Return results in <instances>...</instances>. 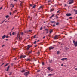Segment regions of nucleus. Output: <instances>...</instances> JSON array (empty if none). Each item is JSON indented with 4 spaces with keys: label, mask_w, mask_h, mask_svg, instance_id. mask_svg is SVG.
Listing matches in <instances>:
<instances>
[{
    "label": "nucleus",
    "mask_w": 77,
    "mask_h": 77,
    "mask_svg": "<svg viewBox=\"0 0 77 77\" xmlns=\"http://www.w3.org/2000/svg\"><path fill=\"white\" fill-rule=\"evenodd\" d=\"M48 36H49V37H50L51 36L50 35H49Z\"/></svg>",
    "instance_id": "774afa93"
},
{
    "label": "nucleus",
    "mask_w": 77,
    "mask_h": 77,
    "mask_svg": "<svg viewBox=\"0 0 77 77\" xmlns=\"http://www.w3.org/2000/svg\"><path fill=\"white\" fill-rule=\"evenodd\" d=\"M32 53V51H30L29 52V53Z\"/></svg>",
    "instance_id": "864d4df0"
},
{
    "label": "nucleus",
    "mask_w": 77,
    "mask_h": 77,
    "mask_svg": "<svg viewBox=\"0 0 77 77\" xmlns=\"http://www.w3.org/2000/svg\"><path fill=\"white\" fill-rule=\"evenodd\" d=\"M74 11L75 12V14H77V10H76L75 9L74 10Z\"/></svg>",
    "instance_id": "ddd939ff"
},
{
    "label": "nucleus",
    "mask_w": 77,
    "mask_h": 77,
    "mask_svg": "<svg viewBox=\"0 0 77 77\" xmlns=\"http://www.w3.org/2000/svg\"><path fill=\"white\" fill-rule=\"evenodd\" d=\"M3 21H2V22L1 23V24H3Z\"/></svg>",
    "instance_id": "0e129e2a"
},
{
    "label": "nucleus",
    "mask_w": 77,
    "mask_h": 77,
    "mask_svg": "<svg viewBox=\"0 0 77 77\" xmlns=\"http://www.w3.org/2000/svg\"><path fill=\"white\" fill-rule=\"evenodd\" d=\"M4 46H5V45H3L2 46V47H4Z\"/></svg>",
    "instance_id": "e2e57ef3"
},
{
    "label": "nucleus",
    "mask_w": 77,
    "mask_h": 77,
    "mask_svg": "<svg viewBox=\"0 0 77 77\" xmlns=\"http://www.w3.org/2000/svg\"><path fill=\"white\" fill-rule=\"evenodd\" d=\"M51 23H53L54 24H55V23H56V22H55V21H51Z\"/></svg>",
    "instance_id": "a211bd4d"
},
{
    "label": "nucleus",
    "mask_w": 77,
    "mask_h": 77,
    "mask_svg": "<svg viewBox=\"0 0 77 77\" xmlns=\"http://www.w3.org/2000/svg\"><path fill=\"white\" fill-rule=\"evenodd\" d=\"M22 58H23V55H21L20 56V58L22 59Z\"/></svg>",
    "instance_id": "2eb2a0df"
},
{
    "label": "nucleus",
    "mask_w": 77,
    "mask_h": 77,
    "mask_svg": "<svg viewBox=\"0 0 77 77\" xmlns=\"http://www.w3.org/2000/svg\"><path fill=\"white\" fill-rule=\"evenodd\" d=\"M53 75V74H49L48 75V76H51V75Z\"/></svg>",
    "instance_id": "6ab92c4d"
},
{
    "label": "nucleus",
    "mask_w": 77,
    "mask_h": 77,
    "mask_svg": "<svg viewBox=\"0 0 77 77\" xmlns=\"http://www.w3.org/2000/svg\"><path fill=\"white\" fill-rule=\"evenodd\" d=\"M29 48H30V45H28L27 48V50H29Z\"/></svg>",
    "instance_id": "0eeeda50"
},
{
    "label": "nucleus",
    "mask_w": 77,
    "mask_h": 77,
    "mask_svg": "<svg viewBox=\"0 0 77 77\" xmlns=\"http://www.w3.org/2000/svg\"><path fill=\"white\" fill-rule=\"evenodd\" d=\"M17 12V10H15L14 11V12L15 13V12Z\"/></svg>",
    "instance_id": "7c9ffc66"
},
{
    "label": "nucleus",
    "mask_w": 77,
    "mask_h": 77,
    "mask_svg": "<svg viewBox=\"0 0 77 77\" xmlns=\"http://www.w3.org/2000/svg\"><path fill=\"white\" fill-rule=\"evenodd\" d=\"M51 2V1H50V0H49V1H48V3H49V2Z\"/></svg>",
    "instance_id": "de8ad7c7"
},
{
    "label": "nucleus",
    "mask_w": 77,
    "mask_h": 77,
    "mask_svg": "<svg viewBox=\"0 0 77 77\" xmlns=\"http://www.w3.org/2000/svg\"><path fill=\"white\" fill-rule=\"evenodd\" d=\"M53 32V30H51V31H50V33H51Z\"/></svg>",
    "instance_id": "b1692460"
},
{
    "label": "nucleus",
    "mask_w": 77,
    "mask_h": 77,
    "mask_svg": "<svg viewBox=\"0 0 77 77\" xmlns=\"http://www.w3.org/2000/svg\"><path fill=\"white\" fill-rule=\"evenodd\" d=\"M5 37H6V35H4L2 37V39H5Z\"/></svg>",
    "instance_id": "1a4fd4ad"
},
{
    "label": "nucleus",
    "mask_w": 77,
    "mask_h": 77,
    "mask_svg": "<svg viewBox=\"0 0 77 77\" xmlns=\"http://www.w3.org/2000/svg\"><path fill=\"white\" fill-rule=\"evenodd\" d=\"M59 23L58 22L56 23V25H57V26L58 25H59Z\"/></svg>",
    "instance_id": "412c9836"
},
{
    "label": "nucleus",
    "mask_w": 77,
    "mask_h": 77,
    "mask_svg": "<svg viewBox=\"0 0 77 77\" xmlns=\"http://www.w3.org/2000/svg\"><path fill=\"white\" fill-rule=\"evenodd\" d=\"M5 63H3L0 66H2V65H4V64Z\"/></svg>",
    "instance_id": "c85d7f7f"
},
{
    "label": "nucleus",
    "mask_w": 77,
    "mask_h": 77,
    "mask_svg": "<svg viewBox=\"0 0 77 77\" xmlns=\"http://www.w3.org/2000/svg\"><path fill=\"white\" fill-rule=\"evenodd\" d=\"M60 36V35H55V36L54 37V39H58L57 38L59 36Z\"/></svg>",
    "instance_id": "f03ea898"
},
{
    "label": "nucleus",
    "mask_w": 77,
    "mask_h": 77,
    "mask_svg": "<svg viewBox=\"0 0 77 77\" xmlns=\"http://www.w3.org/2000/svg\"><path fill=\"white\" fill-rule=\"evenodd\" d=\"M15 33L14 32H13V33H12V35H15Z\"/></svg>",
    "instance_id": "37998d69"
},
{
    "label": "nucleus",
    "mask_w": 77,
    "mask_h": 77,
    "mask_svg": "<svg viewBox=\"0 0 77 77\" xmlns=\"http://www.w3.org/2000/svg\"><path fill=\"white\" fill-rule=\"evenodd\" d=\"M29 72H30L29 71H28L27 72H25L24 73L25 75H26V76H27V75H28V74H29Z\"/></svg>",
    "instance_id": "7ed1b4c3"
},
{
    "label": "nucleus",
    "mask_w": 77,
    "mask_h": 77,
    "mask_svg": "<svg viewBox=\"0 0 77 77\" xmlns=\"http://www.w3.org/2000/svg\"><path fill=\"white\" fill-rule=\"evenodd\" d=\"M66 59H67V58H63L61 59V60L62 61H63L64 60H66Z\"/></svg>",
    "instance_id": "6e6552de"
},
{
    "label": "nucleus",
    "mask_w": 77,
    "mask_h": 77,
    "mask_svg": "<svg viewBox=\"0 0 77 77\" xmlns=\"http://www.w3.org/2000/svg\"><path fill=\"white\" fill-rule=\"evenodd\" d=\"M53 11V9H51L50 10V12H52V11Z\"/></svg>",
    "instance_id": "2f4dec72"
},
{
    "label": "nucleus",
    "mask_w": 77,
    "mask_h": 77,
    "mask_svg": "<svg viewBox=\"0 0 77 77\" xmlns=\"http://www.w3.org/2000/svg\"><path fill=\"white\" fill-rule=\"evenodd\" d=\"M25 71L24 70H23L21 71V72H24Z\"/></svg>",
    "instance_id": "c756f323"
},
{
    "label": "nucleus",
    "mask_w": 77,
    "mask_h": 77,
    "mask_svg": "<svg viewBox=\"0 0 77 77\" xmlns=\"http://www.w3.org/2000/svg\"><path fill=\"white\" fill-rule=\"evenodd\" d=\"M28 32H32V30H29L28 31Z\"/></svg>",
    "instance_id": "bb28decb"
},
{
    "label": "nucleus",
    "mask_w": 77,
    "mask_h": 77,
    "mask_svg": "<svg viewBox=\"0 0 77 77\" xmlns=\"http://www.w3.org/2000/svg\"><path fill=\"white\" fill-rule=\"evenodd\" d=\"M9 67H10V66H8L7 67V71H8L9 69Z\"/></svg>",
    "instance_id": "9d476101"
},
{
    "label": "nucleus",
    "mask_w": 77,
    "mask_h": 77,
    "mask_svg": "<svg viewBox=\"0 0 77 77\" xmlns=\"http://www.w3.org/2000/svg\"><path fill=\"white\" fill-rule=\"evenodd\" d=\"M36 5H34L33 7V8H35L36 7Z\"/></svg>",
    "instance_id": "aec40b11"
},
{
    "label": "nucleus",
    "mask_w": 77,
    "mask_h": 77,
    "mask_svg": "<svg viewBox=\"0 0 77 77\" xmlns=\"http://www.w3.org/2000/svg\"><path fill=\"white\" fill-rule=\"evenodd\" d=\"M47 69L49 71H50V67H48L47 68Z\"/></svg>",
    "instance_id": "4468645a"
},
{
    "label": "nucleus",
    "mask_w": 77,
    "mask_h": 77,
    "mask_svg": "<svg viewBox=\"0 0 77 77\" xmlns=\"http://www.w3.org/2000/svg\"><path fill=\"white\" fill-rule=\"evenodd\" d=\"M45 30H46V31H48V29H45Z\"/></svg>",
    "instance_id": "a19ab883"
},
{
    "label": "nucleus",
    "mask_w": 77,
    "mask_h": 77,
    "mask_svg": "<svg viewBox=\"0 0 77 77\" xmlns=\"http://www.w3.org/2000/svg\"><path fill=\"white\" fill-rule=\"evenodd\" d=\"M42 65H44V63L42 62Z\"/></svg>",
    "instance_id": "c03bdc74"
},
{
    "label": "nucleus",
    "mask_w": 77,
    "mask_h": 77,
    "mask_svg": "<svg viewBox=\"0 0 77 77\" xmlns=\"http://www.w3.org/2000/svg\"><path fill=\"white\" fill-rule=\"evenodd\" d=\"M23 34H24V33H23V32H21V35H23Z\"/></svg>",
    "instance_id": "09e8293b"
},
{
    "label": "nucleus",
    "mask_w": 77,
    "mask_h": 77,
    "mask_svg": "<svg viewBox=\"0 0 77 77\" xmlns=\"http://www.w3.org/2000/svg\"><path fill=\"white\" fill-rule=\"evenodd\" d=\"M63 66V64H61V66Z\"/></svg>",
    "instance_id": "052dcab7"
},
{
    "label": "nucleus",
    "mask_w": 77,
    "mask_h": 77,
    "mask_svg": "<svg viewBox=\"0 0 77 77\" xmlns=\"http://www.w3.org/2000/svg\"><path fill=\"white\" fill-rule=\"evenodd\" d=\"M42 29H43L42 27H41L40 28V30H42Z\"/></svg>",
    "instance_id": "58836bf2"
},
{
    "label": "nucleus",
    "mask_w": 77,
    "mask_h": 77,
    "mask_svg": "<svg viewBox=\"0 0 77 77\" xmlns=\"http://www.w3.org/2000/svg\"><path fill=\"white\" fill-rule=\"evenodd\" d=\"M22 5V2H21L20 4V6H22V5Z\"/></svg>",
    "instance_id": "a18cd8bd"
},
{
    "label": "nucleus",
    "mask_w": 77,
    "mask_h": 77,
    "mask_svg": "<svg viewBox=\"0 0 77 77\" xmlns=\"http://www.w3.org/2000/svg\"><path fill=\"white\" fill-rule=\"evenodd\" d=\"M5 17H6L7 18H9V15H8L6 16Z\"/></svg>",
    "instance_id": "393cba45"
},
{
    "label": "nucleus",
    "mask_w": 77,
    "mask_h": 77,
    "mask_svg": "<svg viewBox=\"0 0 77 77\" xmlns=\"http://www.w3.org/2000/svg\"><path fill=\"white\" fill-rule=\"evenodd\" d=\"M53 27H56V25H55V24H54L53 26H52Z\"/></svg>",
    "instance_id": "cd10ccee"
},
{
    "label": "nucleus",
    "mask_w": 77,
    "mask_h": 77,
    "mask_svg": "<svg viewBox=\"0 0 77 77\" xmlns=\"http://www.w3.org/2000/svg\"><path fill=\"white\" fill-rule=\"evenodd\" d=\"M28 18H31V17L30 16H28Z\"/></svg>",
    "instance_id": "79ce46f5"
},
{
    "label": "nucleus",
    "mask_w": 77,
    "mask_h": 77,
    "mask_svg": "<svg viewBox=\"0 0 77 77\" xmlns=\"http://www.w3.org/2000/svg\"><path fill=\"white\" fill-rule=\"evenodd\" d=\"M73 41V43H75V41Z\"/></svg>",
    "instance_id": "680f3d73"
},
{
    "label": "nucleus",
    "mask_w": 77,
    "mask_h": 77,
    "mask_svg": "<svg viewBox=\"0 0 77 77\" xmlns=\"http://www.w3.org/2000/svg\"><path fill=\"white\" fill-rule=\"evenodd\" d=\"M23 58H25V57H26V55H24L23 56Z\"/></svg>",
    "instance_id": "c9c22d12"
},
{
    "label": "nucleus",
    "mask_w": 77,
    "mask_h": 77,
    "mask_svg": "<svg viewBox=\"0 0 77 77\" xmlns=\"http://www.w3.org/2000/svg\"><path fill=\"white\" fill-rule=\"evenodd\" d=\"M40 71V70H38L37 71V72H39Z\"/></svg>",
    "instance_id": "8fccbe9b"
},
{
    "label": "nucleus",
    "mask_w": 77,
    "mask_h": 77,
    "mask_svg": "<svg viewBox=\"0 0 77 77\" xmlns=\"http://www.w3.org/2000/svg\"><path fill=\"white\" fill-rule=\"evenodd\" d=\"M49 48V50H52V49H53V48H54V47L51 46Z\"/></svg>",
    "instance_id": "423d86ee"
},
{
    "label": "nucleus",
    "mask_w": 77,
    "mask_h": 77,
    "mask_svg": "<svg viewBox=\"0 0 77 77\" xmlns=\"http://www.w3.org/2000/svg\"><path fill=\"white\" fill-rule=\"evenodd\" d=\"M9 63H7V64H6L5 66V67H6V66H7V65H9Z\"/></svg>",
    "instance_id": "4be33fe9"
},
{
    "label": "nucleus",
    "mask_w": 77,
    "mask_h": 77,
    "mask_svg": "<svg viewBox=\"0 0 77 77\" xmlns=\"http://www.w3.org/2000/svg\"><path fill=\"white\" fill-rule=\"evenodd\" d=\"M45 36H44L43 37V39H45Z\"/></svg>",
    "instance_id": "69168bd1"
},
{
    "label": "nucleus",
    "mask_w": 77,
    "mask_h": 77,
    "mask_svg": "<svg viewBox=\"0 0 77 77\" xmlns=\"http://www.w3.org/2000/svg\"><path fill=\"white\" fill-rule=\"evenodd\" d=\"M2 9V7L0 8V10H1V9Z\"/></svg>",
    "instance_id": "13d9d810"
},
{
    "label": "nucleus",
    "mask_w": 77,
    "mask_h": 77,
    "mask_svg": "<svg viewBox=\"0 0 77 77\" xmlns=\"http://www.w3.org/2000/svg\"><path fill=\"white\" fill-rule=\"evenodd\" d=\"M50 63H51L52 62V60H51V61H50Z\"/></svg>",
    "instance_id": "4d7b16f0"
},
{
    "label": "nucleus",
    "mask_w": 77,
    "mask_h": 77,
    "mask_svg": "<svg viewBox=\"0 0 77 77\" xmlns=\"http://www.w3.org/2000/svg\"><path fill=\"white\" fill-rule=\"evenodd\" d=\"M36 41H35L34 42V44H36Z\"/></svg>",
    "instance_id": "f704fd0d"
},
{
    "label": "nucleus",
    "mask_w": 77,
    "mask_h": 77,
    "mask_svg": "<svg viewBox=\"0 0 77 77\" xmlns=\"http://www.w3.org/2000/svg\"><path fill=\"white\" fill-rule=\"evenodd\" d=\"M30 6H31V7H32V6H33V5L32 4H30Z\"/></svg>",
    "instance_id": "a878e982"
},
{
    "label": "nucleus",
    "mask_w": 77,
    "mask_h": 77,
    "mask_svg": "<svg viewBox=\"0 0 77 77\" xmlns=\"http://www.w3.org/2000/svg\"><path fill=\"white\" fill-rule=\"evenodd\" d=\"M68 49H69V48H65L66 50H68Z\"/></svg>",
    "instance_id": "ea45409f"
},
{
    "label": "nucleus",
    "mask_w": 77,
    "mask_h": 77,
    "mask_svg": "<svg viewBox=\"0 0 77 77\" xmlns=\"http://www.w3.org/2000/svg\"><path fill=\"white\" fill-rule=\"evenodd\" d=\"M20 34H17L16 38L17 39V40H18V41H21V39H22V38H20Z\"/></svg>",
    "instance_id": "f257e3e1"
},
{
    "label": "nucleus",
    "mask_w": 77,
    "mask_h": 77,
    "mask_svg": "<svg viewBox=\"0 0 77 77\" xmlns=\"http://www.w3.org/2000/svg\"><path fill=\"white\" fill-rule=\"evenodd\" d=\"M14 5H13L12 4H11V7L12 8H14Z\"/></svg>",
    "instance_id": "f3484780"
},
{
    "label": "nucleus",
    "mask_w": 77,
    "mask_h": 77,
    "mask_svg": "<svg viewBox=\"0 0 77 77\" xmlns=\"http://www.w3.org/2000/svg\"><path fill=\"white\" fill-rule=\"evenodd\" d=\"M75 71H77V68H75Z\"/></svg>",
    "instance_id": "4c0bfd02"
},
{
    "label": "nucleus",
    "mask_w": 77,
    "mask_h": 77,
    "mask_svg": "<svg viewBox=\"0 0 77 77\" xmlns=\"http://www.w3.org/2000/svg\"><path fill=\"white\" fill-rule=\"evenodd\" d=\"M54 14L52 15V16H51L50 17V18H52V17H54Z\"/></svg>",
    "instance_id": "f8f14e48"
},
{
    "label": "nucleus",
    "mask_w": 77,
    "mask_h": 77,
    "mask_svg": "<svg viewBox=\"0 0 77 77\" xmlns=\"http://www.w3.org/2000/svg\"><path fill=\"white\" fill-rule=\"evenodd\" d=\"M67 5L66 4H65L64 5L65 6H67Z\"/></svg>",
    "instance_id": "603ef678"
},
{
    "label": "nucleus",
    "mask_w": 77,
    "mask_h": 77,
    "mask_svg": "<svg viewBox=\"0 0 77 77\" xmlns=\"http://www.w3.org/2000/svg\"><path fill=\"white\" fill-rule=\"evenodd\" d=\"M34 47H37V45H36L34 46Z\"/></svg>",
    "instance_id": "6e6d98bb"
},
{
    "label": "nucleus",
    "mask_w": 77,
    "mask_h": 77,
    "mask_svg": "<svg viewBox=\"0 0 77 77\" xmlns=\"http://www.w3.org/2000/svg\"><path fill=\"white\" fill-rule=\"evenodd\" d=\"M26 61H30V59L27 58V60H26Z\"/></svg>",
    "instance_id": "dca6fc26"
},
{
    "label": "nucleus",
    "mask_w": 77,
    "mask_h": 77,
    "mask_svg": "<svg viewBox=\"0 0 77 77\" xmlns=\"http://www.w3.org/2000/svg\"><path fill=\"white\" fill-rule=\"evenodd\" d=\"M70 2H69V5H71V4H72V3H74V1L73 0H70Z\"/></svg>",
    "instance_id": "20e7f679"
},
{
    "label": "nucleus",
    "mask_w": 77,
    "mask_h": 77,
    "mask_svg": "<svg viewBox=\"0 0 77 77\" xmlns=\"http://www.w3.org/2000/svg\"><path fill=\"white\" fill-rule=\"evenodd\" d=\"M5 37H6V38H9V36H6Z\"/></svg>",
    "instance_id": "49530a36"
},
{
    "label": "nucleus",
    "mask_w": 77,
    "mask_h": 77,
    "mask_svg": "<svg viewBox=\"0 0 77 77\" xmlns=\"http://www.w3.org/2000/svg\"><path fill=\"white\" fill-rule=\"evenodd\" d=\"M66 16H67L68 17H69L70 16H71V14L70 13H67L66 14Z\"/></svg>",
    "instance_id": "39448f33"
},
{
    "label": "nucleus",
    "mask_w": 77,
    "mask_h": 77,
    "mask_svg": "<svg viewBox=\"0 0 77 77\" xmlns=\"http://www.w3.org/2000/svg\"><path fill=\"white\" fill-rule=\"evenodd\" d=\"M11 12H10V15H11Z\"/></svg>",
    "instance_id": "338daca9"
},
{
    "label": "nucleus",
    "mask_w": 77,
    "mask_h": 77,
    "mask_svg": "<svg viewBox=\"0 0 77 77\" xmlns=\"http://www.w3.org/2000/svg\"><path fill=\"white\" fill-rule=\"evenodd\" d=\"M36 35H35L34 36V38H36Z\"/></svg>",
    "instance_id": "473e14b6"
},
{
    "label": "nucleus",
    "mask_w": 77,
    "mask_h": 77,
    "mask_svg": "<svg viewBox=\"0 0 77 77\" xmlns=\"http://www.w3.org/2000/svg\"><path fill=\"white\" fill-rule=\"evenodd\" d=\"M60 10H58V11H57V13H59V12H60Z\"/></svg>",
    "instance_id": "72a5a7b5"
},
{
    "label": "nucleus",
    "mask_w": 77,
    "mask_h": 77,
    "mask_svg": "<svg viewBox=\"0 0 77 77\" xmlns=\"http://www.w3.org/2000/svg\"><path fill=\"white\" fill-rule=\"evenodd\" d=\"M48 33V31H47L46 33Z\"/></svg>",
    "instance_id": "3c124183"
},
{
    "label": "nucleus",
    "mask_w": 77,
    "mask_h": 77,
    "mask_svg": "<svg viewBox=\"0 0 77 77\" xmlns=\"http://www.w3.org/2000/svg\"><path fill=\"white\" fill-rule=\"evenodd\" d=\"M60 53V52L59 51H57V54H59Z\"/></svg>",
    "instance_id": "5701e85b"
},
{
    "label": "nucleus",
    "mask_w": 77,
    "mask_h": 77,
    "mask_svg": "<svg viewBox=\"0 0 77 77\" xmlns=\"http://www.w3.org/2000/svg\"><path fill=\"white\" fill-rule=\"evenodd\" d=\"M39 8V9H43V7H42V6H41Z\"/></svg>",
    "instance_id": "9b49d317"
},
{
    "label": "nucleus",
    "mask_w": 77,
    "mask_h": 77,
    "mask_svg": "<svg viewBox=\"0 0 77 77\" xmlns=\"http://www.w3.org/2000/svg\"><path fill=\"white\" fill-rule=\"evenodd\" d=\"M69 19H72V17H69Z\"/></svg>",
    "instance_id": "e433bc0d"
},
{
    "label": "nucleus",
    "mask_w": 77,
    "mask_h": 77,
    "mask_svg": "<svg viewBox=\"0 0 77 77\" xmlns=\"http://www.w3.org/2000/svg\"><path fill=\"white\" fill-rule=\"evenodd\" d=\"M10 36H12V35H11V32L10 33Z\"/></svg>",
    "instance_id": "bf43d9fd"
},
{
    "label": "nucleus",
    "mask_w": 77,
    "mask_h": 77,
    "mask_svg": "<svg viewBox=\"0 0 77 77\" xmlns=\"http://www.w3.org/2000/svg\"><path fill=\"white\" fill-rule=\"evenodd\" d=\"M29 47H30H30H32V45H29Z\"/></svg>",
    "instance_id": "5fc2aeb1"
}]
</instances>
